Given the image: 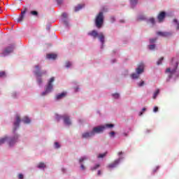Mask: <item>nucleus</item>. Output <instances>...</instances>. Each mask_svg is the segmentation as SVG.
Here are the masks:
<instances>
[{
	"label": "nucleus",
	"instance_id": "nucleus-1",
	"mask_svg": "<svg viewBox=\"0 0 179 179\" xmlns=\"http://www.w3.org/2000/svg\"><path fill=\"white\" fill-rule=\"evenodd\" d=\"M143 72H145V64L143 63H140L136 69V73L131 74V79H139L141 75H142Z\"/></svg>",
	"mask_w": 179,
	"mask_h": 179
},
{
	"label": "nucleus",
	"instance_id": "nucleus-2",
	"mask_svg": "<svg viewBox=\"0 0 179 179\" xmlns=\"http://www.w3.org/2000/svg\"><path fill=\"white\" fill-rule=\"evenodd\" d=\"M104 23V14L103 12H100L95 18V26L97 27V29H101V27L103 26Z\"/></svg>",
	"mask_w": 179,
	"mask_h": 179
},
{
	"label": "nucleus",
	"instance_id": "nucleus-3",
	"mask_svg": "<svg viewBox=\"0 0 179 179\" xmlns=\"http://www.w3.org/2000/svg\"><path fill=\"white\" fill-rule=\"evenodd\" d=\"M113 127L114 124H106L105 126H98L93 128L92 133L94 134V136L96 134H101V132H103V131H104V129L106 128H113Z\"/></svg>",
	"mask_w": 179,
	"mask_h": 179
},
{
	"label": "nucleus",
	"instance_id": "nucleus-4",
	"mask_svg": "<svg viewBox=\"0 0 179 179\" xmlns=\"http://www.w3.org/2000/svg\"><path fill=\"white\" fill-rule=\"evenodd\" d=\"M54 80H55V78L54 77H52L48 83V85L45 87V92H42V96H45L46 94H48V93H51V92H52V83L54 82Z\"/></svg>",
	"mask_w": 179,
	"mask_h": 179
},
{
	"label": "nucleus",
	"instance_id": "nucleus-5",
	"mask_svg": "<svg viewBox=\"0 0 179 179\" xmlns=\"http://www.w3.org/2000/svg\"><path fill=\"white\" fill-rule=\"evenodd\" d=\"M173 66V68H168L166 70V73H170V75L169 76L170 78H173V75L176 73V71H177V68L178 67V62H175Z\"/></svg>",
	"mask_w": 179,
	"mask_h": 179
},
{
	"label": "nucleus",
	"instance_id": "nucleus-6",
	"mask_svg": "<svg viewBox=\"0 0 179 179\" xmlns=\"http://www.w3.org/2000/svg\"><path fill=\"white\" fill-rule=\"evenodd\" d=\"M35 69H36V71L34 72V73L36 78H41V76H43V75H47V71L40 70L41 68H40L39 65H36Z\"/></svg>",
	"mask_w": 179,
	"mask_h": 179
},
{
	"label": "nucleus",
	"instance_id": "nucleus-7",
	"mask_svg": "<svg viewBox=\"0 0 179 179\" xmlns=\"http://www.w3.org/2000/svg\"><path fill=\"white\" fill-rule=\"evenodd\" d=\"M13 48H14V47H13V45L6 48V49L3 52L2 55L4 57L6 56V55H9V54H10V52H13Z\"/></svg>",
	"mask_w": 179,
	"mask_h": 179
},
{
	"label": "nucleus",
	"instance_id": "nucleus-8",
	"mask_svg": "<svg viewBox=\"0 0 179 179\" xmlns=\"http://www.w3.org/2000/svg\"><path fill=\"white\" fill-rule=\"evenodd\" d=\"M120 162H121V158L115 159L113 163L108 165V169H115V167H117L118 164H120Z\"/></svg>",
	"mask_w": 179,
	"mask_h": 179
},
{
	"label": "nucleus",
	"instance_id": "nucleus-9",
	"mask_svg": "<svg viewBox=\"0 0 179 179\" xmlns=\"http://www.w3.org/2000/svg\"><path fill=\"white\" fill-rule=\"evenodd\" d=\"M26 12H27V8H25L24 10L23 11L21 12V14L19 15L17 22H23L24 19V15L26 14Z\"/></svg>",
	"mask_w": 179,
	"mask_h": 179
},
{
	"label": "nucleus",
	"instance_id": "nucleus-10",
	"mask_svg": "<svg viewBox=\"0 0 179 179\" xmlns=\"http://www.w3.org/2000/svg\"><path fill=\"white\" fill-rule=\"evenodd\" d=\"M165 17H166V12L162 11L161 13H159L157 16L159 22L162 23V22H163V20H164Z\"/></svg>",
	"mask_w": 179,
	"mask_h": 179
},
{
	"label": "nucleus",
	"instance_id": "nucleus-11",
	"mask_svg": "<svg viewBox=\"0 0 179 179\" xmlns=\"http://www.w3.org/2000/svg\"><path fill=\"white\" fill-rule=\"evenodd\" d=\"M20 121H21L20 116L17 115L15 122H14V129H13L14 132H15V131H16V129H17V128H19Z\"/></svg>",
	"mask_w": 179,
	"mask_h": 179
},
{
	"label": "nucleus",
	"instance_id": "nucleus-12",
	"mask_svg": "<svg viewBox=\"0 0 179 179\" xmlns=\"http://www.w3.org/2000/svg\"><path fill=\"white\" fill-rule=\"evenodd\" d=\"M92 136H94L93 131L85 132L82 134V138H83L84 139H87V138H92Z\"/></svg>",
	"mask_w": 179,
	"mask_h": 179
},
{
	"label": "nucleus",
	"instance_id": "nucleus-13",
	"mask_svg": "<svg viewBox=\"0 0 179 179\" xmlns=\"http://www.w3.org/2000/svg\"><path fill=\"white\" fill-rule=\"evenodd\" d=\"M63 120H64V122L66 125H71V119L69 118V116H68L66 115H64Z\"/></svg>",
	"mask_w": 179,
	"mask_h": 179
},
{
	"label": "nucleus",
	"instance_id": "nucleus-14",
	"mask_svg": "<svg viewBox=\"0 0 179 179\" xmlns=\"http://www.w3.org/2000/svg\"><path fill=\"white\" fill-rule=\"evenodd\" d=\"M157 36H160L161 37H169V36L171 35V33L158 31V32H157Z\"/></svg>",
	"mask_w": 179,
	"mask_h": 179
},
{
	"label": "nucleus",
	"instance_id": "nucleus-15",
	"mask_svg": "<svg viewBox=\"0 0 179 179\" xmlns=\"http://www.w3.org/2000/svg\"><path fill=\"white\" fill-rule=\"evenodd\" d=\"M17 136H14L13 138H10L8 141L9 146H13L15 143H16V141H17Z\"/></svg>",
	"mask_w": 179,
	"mask_h": 179
},
{
	"label": "nucleus",
	"instance_id": "nucleus-16",
	"mask_svg": "<svg viewBox=\"0 0 179 179\" xmlns=\"http://www.w3.org/2000/svg\"><path fill=\"white\" fill-rule=\"evenodd\" d=\"M88 36H91L92 37H94V38H96V37H99V33L96 30H93L88 33Z\"/></svg>",
	"mask_w": 179,
	"mask_h": 179
},
{
	"label": "nucleus",
	"instance_id": "nucleus-17",
	"mask_svg": "<svg viewBox=\"0 0 179 179\" xmlns=\"http://www.w3.org/2000/svg\"><path fill=\"white\" fill-rule=\"evenodd\" d=\"M98 38L99 41H101L103 45V44H104V34L102 32L99 33V34L98 35Z\"/></svg>",
	"mask_w": 179,
	"mask_h": 179
},
{
	"label": "nucleus",
	"instance_id": "nucleus-18",
	"mask_svg": "<svg viewBox=\"0 0 179 179\" xmlns=\"http://www.w3.org/2000/svg\"><path fill=\"white\" fill-rule=\"evenodd\" d=\"M66 96V92H62V94H59L56 96L57 100H61V99H64Z\"/></svg>",
	"mask_w": 179,
	"mask_h": 179
},
{
	"label": "nucleus",
	"instance_id": "nucleus-19",
	"mask_svg": "<svg viewBox=\"0 0 179 179\" xmlns=\"http://www.w3.org/2000/svg\"><path fill=\"white\" fill-rule=\"evenodd\" d=\"M85 6V4H78L77 6L74 8L75 12H79L82 8Z\"/></svg>",
	"mask_w": 179,
	"mask_h": 179
},
{
	"label": "nucleus",
	"instance_id": "nucleus-20",
	"mask_svg": "<svg viewBox=\"0 0 179 179\" xmlns=\"http://www.w3.org/2000/svg\"><path fill=\"white\" fill-rule=\"evenodd\" d=\"M48 59H57V55L55 54H48L47 55Z\"/></svg>",
	"mask_w": 179,
	"mask_h": 179
},
{
	"label": "nucleus",
	"instance_id": "nucleus-21",
	"mask_svg": "<svg viewBox=\"0 0 179 179\" xmlns=\"http://www.w3.org/2000/svg\"><path fill=\"white\" fill-rule=\"evenodd\" d=\"M8 141V137H3L2 138L0 139V145H3V143H5V142H6Z\"/></svg>",
	"mask_w": 179,
	"mask_h": 179
},
{
	"label": "nucleus",
	"instance_id": "nucleus-22",
	"mask_svg": "<svg viewBox=\"0 0 179 179\" xmlns=\"http://www.w3.org/2000/svg\"><path fill=\"white\" fill-rule=\"evenodd\" d=\"M22 121L24 124H30V119L28 117H24Z\"/></svg>",
	"mask_w": 179,
	"mask_h": 179
},
{
	"label": "nucleus",
	"instance_id": "nucleus-23",
	"mask_svg": "<svg viewBox=\"0 0 179 179\" xmlns=\"http://www.w3.org/2000/svg\"><path fill=\"white\" fill-rule=\"evenodd\" d=\"M38 169H45V164H44V162H40L38 166H37Z\"/></svg>",
	"mask_w": 179,
	"mask_h": 179
},
{
	"label": "nucleus",
	"instance_id": "nucleus-24",
	"mask_svg": "<svg viewBox=\"0 0 179 179\" xmlns=\"http://www.w3.org/2000/svg\"><path fill=\"white\" fill-rule=\"evenodd\" d=\"M160 93V90L157 89L155 92L154 95L152 96V99H156L157 97V95Z\"/></svg>",
	"mask_w": 179,
	"mask_h": 179
},
{
	"label": "nucleus",
	"instance_id": "nucleus-25",
	"mask_svg": "<svg viewBox=\"0 0 179 179\" xmlns=\"http://www.w3.org/2000/svg\"><path fill=\"white\" fill-rule=\"evenodd\" d=\"M130 3L131 6H135L138 3V0H130Z\"/></svg>",
	"mask_w": 179,
	"mask_h": 179
},
{
	"label": "nucleus",
	"instance_id": "nucleus-26",
	"mask_svg": "<svg viewBox=\"0 0 179 179\" xmlns=\"http://www.w3.org/2000/svg\"><path fill=\"white\" fill-rule=\"evenodd\" d=\"M106 155H107V152L99 154L98 155V159H103V157H106Z\"/></svg>",
	"mask_w": 179,
	"mask_h": 179
},
{
	"label": "nucleus",
	"instance_id": "nucleus-27",
	"mask_svg": "<svg viewBox=\"0 0 179 179\" xmlns=\"http://www.w3.org/2000/svg\"><path fill=\"white\" fill-rule=\"evenodd\" d=\"M173 23H175V24H176L177 30H179V22H178V20H177V19H174L173 20Z\"/></svg>",
	"mask_w": 179,
	"mask_h": 179
},
{
	"label": "nucleus",
	"instance_id": "nucleus-28",
	"mask_svg": "<svg viewBox=\"0 0 179 179\" xmlns=\"http://www.w3.org/2000/svg\"><path fill=\"white\" fill-rule=\"evenodd\" d=\"M99 167H100V164H96L94 166L91 168V171H94V170H97V169H99Z\"/></svg>",
	"mask_w": 179,
	"mask_h": 179
},
{
	"label": "nucleus",
	"instance_id": "nucleus-29",
	"mask_svg": "<svg viewBox=\"0 0 179 179\" xmlns=\"http://www.w3.org/2000/svg\"><path fill=\"white\" fill-rule=\"evenodd\" d=\"M164 59V57H161L157 62V65H162V62Z\"/></svg>",
	"mask_w": 179,
	"mask_h": 179
},
{
	"label": "nucleus",
	"instance_id": "nucleus-30",
	"mask_svg": "<svg viewBox=\"0 0 179 179\" xmlns=\"http://www.w3.org/2000/svg\"><path fill=\"white\" fill-rule=\"evenodd\" d=\"M5 76H6V73H5V71H1L0 78H5Z\"/></svg>",
	"mask_w": 179,
	"mask_h": 179
},
{
	"label": "nucleus",
	"instance_id": "nucleus-31",
	"mask_svg": "<svg viewBox=\"0 0 179 179\" xmlns=\"http://www.w3.org/2000/svg\"><path fill=\"white\" fill-rule=\"evenodd\" d=\"M37 83L38 85H41V83H43V79L41 78H37Z\"/></svg>",
	"mask_w": 179,
	"mask_h": 179
},
{
	"label": "nucleus",
	"instance_id": "nucleus-32",
	"mask_svg": "<svg viewBox=\"0 0 179 179\" xmlns=\"http://www.w3.org/2000/svg\"><path fill=\"white\" fill-rule=\"evenodd\" d=\"M112 96L114 97V99H120V94L118 93L113 94Z\"/></svg>",
	"mask_w": 179,
	"mask_h": 179
},
{
	"label": "nucleus",
	"instance_id": "nucleus-33",
	"mask_svg": "<svg viewBox=\"0 0 179 179\" xmlns=\"http://www.w3.org/2000/svg\"><path fill=\"white\" fill-rule=\"evenodd\" d=\"M85 160H87V157H81V158L79 159V163H82L83 162H85Z\"/></svg>",
	"mask_w": 179,
	"mask_h": 179
},
{
	"label": "nucleus",
	"instance_id": "nucleus-34",
	"mask_svg": "<svg viewBox=\"0 0 179 179\" xmlns=\"http://www.w3.org/2000/svg\"><path fill=\"white\" fill-rule=\"evenodd\" d=\"M157 40V38H151L150 39V44H153V43H156V41Z\"/></svg>",
	"mask_w": 179,
	"mask_h": 179
},
{
	"label": "nucleus",
	"instance_id": "nucleus-35",
	"mask_svg": "<svg viewBox=\"0 0 179 179\" xmlns=\"http://www.w3.org/2000/svg\"><path fill=\"white\" fill-rule=\"evenodd\" d=\"M143 85H145V81H143V80H141V83H138V86L139 87H142V86H143Z\"/></svg>",
	"mask_w": 179,
	"mask_h": 179
},
{
	"label": "nucleus",
	"instance_id": "nucleus-36",
	"mask_svg": "<svg viewBox=\"0 0 179 179\" xmlns=\"http://www.w3.org/2000/svg\"><path fill=\"white\" fill-rule=\"evenodd\" d=\"M62 118H64V116H59V115H56V120L57 121H60Z\"/></svg>",
	"mask_w": 179,
	"mask_h": 179
},
{
	"label": "nucleus",
	"instance_id": "nucleus-37",
	"mask_svg": "<svg viewBox=\"0 0 179 179\" xmlns=\"http://www.w3.org/2000/svg\"><path fill=\"white\" fill-rule=\"evenodd\" d=\"M55 147L56 149H59V148H61V145H59V143L55 142Z\"/></svg>",
	"mask_w": 179,
	"mask_h": 179
},
{
	"label": "nucleus",
	"instance_id": "nucleus-38",
	"mask_svg": "<svg viewBox=\"0 0 179 179\" xmlns=\"http://www.w3.org/2000/svg\"><path fill=\"white\" fill-rule=\"evenodd\" d=\"M148 48H149L150 50H155V48H156V45H150L148 46Z\"/></svg>",
	"mask_w": 179,
	"mask_h": 179
},
{
	"label": "nucleus",
	"instance_id": "nucleus-39",
	"mask_svg": "<svg viewBox=\"0 0 179 179\" xmlns=\"http://www.w3.org/2000/svg\"><path fill=\"white\" fill-rule=\"evenodd\" d=\"M31 15H33L34 16H37V15H38V13L36 10L31 11Z\"/></svg>",
	"mask_w": 179,
	"mask_h": 179
},
{
	"label": "nucleus",
	"instance_id": "nucleus-40",
	"mask_svg": "<svg viewBox=\"0 0 179 179\" xmlns=\"http://www.w3.org/2000/svg\"><path fill=\"white\" fill-rule=\"evenodd\" d=\"M149 22L150 23H152V24H155V18H153V17L150 18Z\"/></svg>",
	"mask_w": 179,
	"mask_h": 179
},
{
	"label": "nucleus",
	"instance_id": "nucleus-41",
	"mask_svg": "<svg viewBox=\"0 0 179 179\" xmlns=\"http://www.w3.org/2000/svg\"><path fill=\"white\" fill-rule=\"evenodd\" d=\"M71 65L72 64H71V62H66V68H70Z\"/></svg>",
	"mask_w": 179,
	"mask_h": 179
},
{
	"label": "nucleus",
	"instance_id": "nucleus-42",
	"mask_svg": "<svg viewBox=\"0 0 179 179\" xmlns=\"http://www.w3.org/2000/svg\"><path fill=\"white\" fill-rule=\"evenodd\" d=\"M62 16V17H64V19H66V17H68V14L66 13H63Z\"/></svg>",
	"mask_w": 179,
	"mask_h": 179
},
{
	"label": "nucleus",
	"instance_id": "nucleus-43",
	"mask_svg": "<svg viewBox=\"0 0 179 179\" xmlns=\"http://www.w3.org/2000/svg\"><path fill=\"white\" fill-rule=\"evenodd\" d=\"M154 113H157L159 111V108L157 106H155L153 109Z\"/></svg>",
	"mask_w": 179,
	"mask_h": 179
},
{
	"label": "nucleus",
	"instance_id": "nucleus-44",
	"mask_svg": "<svg viewBox=\"0 0 179 179\" xmlns=\"http://www.w3.org/2000/svg\"><path fill=\"white\" fill-rule=\"evenodd\" d=\"M57 2L58 3V5H61V3H62V2H64V0H57Z\"/></svg>",
	"mask_w": 179,
	"mask_h": 179
},
{
	"label": "nucleus",
	"instance_id": "nucleus-45",
	"mask_svg": "<svg viewBox=\"0 0 179 179\" xmlns=\"http://www.w3.org/2000/svg\"><path fill=\"white\" fill-rule=\"evenodd\" d=\"M18 178H19V179H23V174L20 173V174L18 175Z\"/></svg>",
	"mask_w": 179,
	"mask_h": 179
},
{
	"label": "nucleus",
	"instance_id": "nucleus-46",
	"mask_svg": "<svg viewBox=\"0 0 179 179\" xmlns=\"http://www.w3.org/2000/svg\"><path fill=\"white\" fill-rule=\"evenodd\" d=\"M139 20H145V16H141L138 17Z\"/></svg>",
	"mask_w": 179,
	"mask_h": 179
},
{
	"label": "nucleus",
	"instance_id": "nucleus-47",
	"mask_svg": "<svg viewBox=\"0 0 179 179\" xmlns=\"http://www.w3.org/2000/svg\"><path fill=\"white\" fill-rule=\"evenodd\" d=\"M110 136H114L115 135V132L111 131V132L110 133Z\"/></svg>",
	"mask_w": 179,
	"mask_h": 179
},
{
	"label": "nucleus",
	"instance_id": "nucleus-48",
	"mask_svg": "<svg viewBox=\"0 0 179 179\" xmlns=\"http://www.w3.org/2000/svg\"><path fill=\"white\" fill-rule=\"evenodd\" d=\"M110 20H112V22H115V17H111Z\"/></svg>",
	"mask_w": 179,
	"mask_h": 179
},
{
	"label": "nucleus",
	"instance_id": "nucleus-49",
	"mask_svg": "<svg viewBox=\"0 0 179 179\" xmlns=\"http://www.w3.org/2000/svg\"><path fill=\"white\" fill-rule=\"evenodd\" d=\"M82 170H85V165L84 164H81L80 166Z\"/></svg>",
	"mask_w": 179,
	"mask_h": 179
},
{
	"label": "nucleus",
	"instance_id": "nucleus-50",
	"mask_svg": "<svg viewBox=\"0 0 179 179\" xmlns=\"http://www.w3.org/2000/svg\"><path fill=\"white\" fill-rule=\"evenodd\" d=\"M98 176H101V171H98Z\"/></svg>",
	"mask_w": 179,
	"mask_h": 179
},
{
	"label": "nucleus",
	"instance_id": "nucleus-51",
	"mask_svg": "<svg viewBox=\"0 0 179 179\" xmlns=\"http://www.w3.org/2000/svg\"><path fill=\"white\" fill-rule=\"evenodd\" d=\"M121 155H122V151L118 152L119 156H121Z\"/></svg>",
	"mask_w": 179,
	"mask_h": 179
},
{
	"label": "nucleus",
	"instance_id": "nucleus-52",
	"mask_svg": "<svg viewBox=\"0 0 179 179\" xmlns=\"http://www.w3.org/2000/svg\"><path fill=\"white\" fill-rule=\"evenodd\" d=\"M123 135H124V136H128V134H127V133H124Z\"/></svg>",
	"mask_w": 179,
	"mask_h": 179
},
{
	"label": "nucleus",
	"instance_id": "nucleus-53",
	"mask_svg": "<svg viewBox=\"0 0 179 179\" xmlns=\"http://www.w3.org/2000/svg\"><path fill=\"white\" fill-rule=\"evenodd\" d=\"M142 110H143V111H146L145 108H143Z\"/></svg>",
	"mask_w": 179,
	"mask_h": 179
},
{
	"label": "nucleus",
	"instance_id": "nucleus-54",
	"mask_svg": "<svg viewBox=\"0 0 179 179\" xmlns=\"http://www.w3.org/2000/svg\"><path fill=\"white\" fill-rule=\"evenodd\" d=\"M142 114H143V113H142V112H140V114H139V115H142Z\"/></svg>",
	"mask_w": 179,
	"mask_h": 179
},
{
	"label": "nucleus",
	"instance_id": "nucleus-55",
	"mask_svg": "<svg viewBox=\"0 0 179 179\" xmlns=\"http://www.w3.org/2000/svg\"><path fill=\"white\" fill-rule=\"evenodd\" d=\"M174 62V58L172 59V63Z\"/></svg>",
	"mask_w": 179,
	"mask_h": 179
},
{
	"label": "nucleus",
	"instance_id": "nucleus-56",
	"mask_svg": "<svg viewBox=\"0 0 179 179\" xmlns=\"http://www.w3.org/2000/svg\"><path fill=\"white\" fill-rule=\"evenodd\" d=\"M120 22H121L122 23H124V21H123V20H121Z\"/></svg>",
	"mask_w": 179,
	"mask_h": 179
},
{
	"label": "nucleus",
	"instance_id": "nucleus-57",
	"mask_svg": "<svg viewBox=\"0 0 179 179\" xmlns=\"http://www.w3.org/2000/svg\"><path fill=\"white\" fill-rule=\"evenodd\" d=\"M153 171H154V173H156V170H154Z\"/></svg>",
	"mask_w": 179,
	"mask_h": 179
},
{
	"label": "nucleus",
	"instance_id": "nucleus-58",
	"mask_svg": "<svg viewBox=\"0 0 179 179\" xmlns=\"http://www.w3.org/2000/svg\"><path fill=\"white\" fill-rule=\"evenodd\" d=\"M159 169V167H157V170Z\"/></svg>",
	"mask_w": 179,
	"mask_h": 179
},
{
	"label": "nucleus",
	"instance_id": "nucleus-59",
	"mask_svg": "<svg viewBox=\"0 0 179 179\" xmlns=\"http://www.w3.org/2000/svg\"><path fill=\"white\" fill-rule=\"evenodd\" d=\"M20 1H22V0H20Z\"/></svg>",
	"mask_w": 179,
	"mask_h": 179
}]
</instances>
